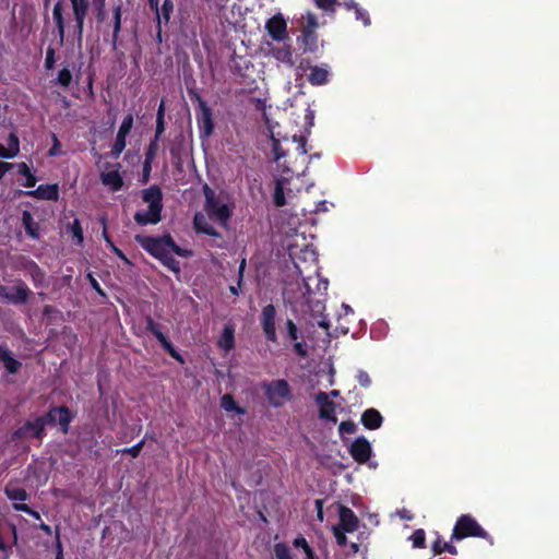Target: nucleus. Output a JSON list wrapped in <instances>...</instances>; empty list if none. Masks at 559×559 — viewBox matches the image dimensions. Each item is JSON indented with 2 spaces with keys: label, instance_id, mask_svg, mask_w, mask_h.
Wrapping results in <instances>:
<instances>
[{
  "label": "nucleus",
  "instance_id": "obj_26",
  "mask_svg": "<svg viewBox=\"0 0 559 559\" xmlns=\"http://www.w3.org/2000/svg\"><path fill=\"white\" fill-rule=\"evenodd\" d=\"M308 81L312 85H323L329 81V70L323 67H312L308 75Z\"/></svg>",
  "mask_w": 559,
  "mask_h": 559
},
{
  "label": "nucleus",
  "instance_id": "obj_3",
  "mask_svg": "<svg viewBox=\"0 0 559 559\" xmlns=\"http://www.w3.org/2000/svg\"><path fill=\"white\" fill-rule=\"evenodd\" d=\"M205 198L204 211L210 219L216 221L222 227L227 228L233 215V207L225 201L222 193H216L211 187H203Z\"/></svg>",
  "mask_w": 559,
  "mask_h": 559
},
{
  "label": "nucleus",
  "instance_id": "obj_48",
  "mask_svg": "<svg viewBox=\"0 0 559 559\" xmlns=\"http://www.w3.org/2000/svg\"><path fill=\"white\" fill-rule=\"evenodd\" d=\"M357 430V425L353 420H345L338 425L340 435H353Z\"/></svg>",
  "mask_w": 559,
  "mask_h": 559
},
{
  "label": "nucleus",
  "instance_id": "obj_47",
  "mask_svg": "<svg viewBox=\"0 0 559 559\" xmlns=\"http://www.w3.org/2000/svg\"><path fill=\"white\" fill-rule=\"evenodd\" d=\"M352 5L355 10L356 19L360 20L365 26L370 25V17L368 12L359 8L355 1H352Z\"/></svg>",
  "mask_w": 559,
  "mask_h": 559
},
{
  "label": "nucleus",
  "instance_id": "obj_41",
  "mask_svg": "<svg viewBox=\"0 0 559 559\" xmlns=\"http://www.w3.org/2000/svg\"><path fill=\"white\" fill-rule=\"evenodd\" d=\"M72 14H88V0H70Z\"/></svg>",
  "mask_w": 559,
  "mask_h": 559
},
{
  "label": "nucleus",
  "instance_id": "obj_46",
  "mask_svg": "<svg viewBox=\"0 0 559 559\" xmlns=\"http://www.w3.org/2000/svg\"><path fill=\"white\" fill-rule=\"evenodd\" d=\"M71 231L73 235V238L76 240L79 245L83 243L84 237H83V228L81 226V223L79 219H74L71 225Z\"/></svg>",
  "mask_w": 559,
  "mask_h": 559
},
{
  "label": "nucleus",
  "instance_id": "obj_12",
  "mask_svg": "<svg viewBox=\"0 0 559 559\" xmlns=\"http://www.w3.org/2000/svg\"><path fill=\"white\" fill-rule=\"evenodd\" d=\"M195 119L200 138H210L213 134L215 127L211 107L203 106L201 109H195Z\"/></svg>",
  "mask_w": 559,
  "mask_h": 559
},
{
  "label": "nucleus",
  "instance_id": "obj_37",
  "mask_svg": "<svg viewBox=\"0 0 559 559\" xmlns=\"http://www.w3.org/2000/svg\"><path fill=\"white\" fill-rule=\"evenodd\" d=\"M221 345L224 349L229 350L235 345L234 329L226 326L223 331Z\"/></svg>",
  "mask_w": 559,
  "mask_h": 559
},
{
  "label": "nucleus",
  "instance_id": "obj_34",
  "mask_svg": "<svg viewBox=\"0 0 559 559\" xmlns=\"http://www.w3.org/2000/svg\"><path fill=\"white\" fill-rule=\"evenodd\" d=\"M293 545L295 548H301L305 554V559H317V556L313 549L308 544L307 539L304 536H298L293 540Z\"/></svg>",
  "mask_w": 559,
  "mask_h": 559
},
{
  "label": "nucleus",
  "instance_id": "obj_40",
  "mask_svg": "<svg viewBox=\"0 0 559 559\" xmlns=\"http://www.w3.org/2000/svg\"><path fill=\"white\" fill-rule=\"evenodd\" d=\"M285 330L289 341H298L301 337V333L297 328L296 323L292 319H287L285 322Z\"/></svg>",
  "mask_w": 559,
  "mask_h": 559
},
{
  "label": "nucleus",
  "instance_id": "obj_39",
  "mask_svg": "<svg viewBox=\"0 0 559 559\" xmlns=\"http://www.w3.org/2000/svg\"><path fill=\"white\" fill-rule=\"evenodd\" d=\"M414 548L426 547V533L423 528L416 530L409 537Z\"/></svg>",
  "mask_w": 559,
  "mask_h": 559
},
{
  "label": "nucleus",
  "instance_id": "obj_28",
  "mask_svg": "<svg viewBox=\"0 0 559 559\" xmlns=\"http://www.w3.org/2000/svg\"><path fill=\"white\" fill-rule=\"evenodd\" d=\"M86 16L87 14H73V36L79 47H82L83 44V33Z\"/></svg>",
  "mask_w": 559,
  "mask_h": 559
},
{
  "label": "nucleus",
  "instance_id": "obj_13",
  "mask_svg": "<svg viewBox=\"0 0 559 559\" xmlns=\"http://www.w3.org/2000/svg\"><path fill=\"white\" fill-rule=\"evenodd\" d=\"M349 454L358 464L367 463L372 454L370 442L365 437H358L350 444Z\"/></svg>",
  "mask_w": 559,
  "mask_h": 559
},
{
  "label": "nucleus",
  "instance_id": "obj_19",
  "mask_svg": "<svg viewBox=\"0 0 559 559\" xmlns=\"http://www.w3.org/2000/svg\"><path fill=\"white\" fill-rule=\"evenodd\" d=\"M360 423L368 430H377L383 424V416L378 409L370 407L362 412Z\"/></svg>",
  "mask_w": 559,
  "mask_h": 559
},
{
  "label": "nucleus",
  "instance_id": "obj_24",
  "mask_svg": "<svg viewBox=\"0 0 559 559\" xmlns=\"http://www.w3.org/2000/svg\"><path fill=\"white\" fill-rule=\"evenodd\" d=\"M22 225L28 237H31L32 239H39V224L34 221L33 215L29 211H23Z\"/></svg>",
  "mask_w": 559,
  "mask_h": 559
},
{
  "label": "nucleus",
  "instance_id": "obj_14",
  "mask_svg": "<svg viewBox=\"0 0 559 559\" xmlns=\"http://www.w3.org/2000/svg\"><path fill=\"white\" fill-rule=\"evenodd\" d=\"M314 401L319 405V417L335 424L337 421L336 404L329 399V394L320 391L316 394Z\"/></svg>",
  "mask_w": 559,
  "mask_h": 559
},
{
  "label": "nucleus",
  "instance_id": "obj_11",
  "mask_svg": "<svg viewBox=\"0 0 559 559\" xmlns=\"http://www.w3.org/2000/svg\"><path fill=\"white\" fill-rule=\"evenodd\" d=\"M265 29L270 37L278 43L289 39L287 22L282 13H276L265 22Z\"/></svg>",
  "mask_w": 559,
  "mask_h": 559
},
{
  "label": "nucleus",
  "instance_id": "obj_27",
  "mask_svg": "<svg viewBox=\"0 0 559 559\" xmlns=\"http://www.w3.org/2000/svg\"><path fill=\"white\" fill-rule=\"evenodd\" d=\"M288 177L284 176L276 179L273 202L277 207H282L286 204L284 189L285 185L288 182Z\"/></svg>",
  "mask_w": 559,
  "mask_h": 559
},
{
  "label": "nucleus",
  "instance_id": "obj_5",
  "mask_svg": "<svg viewBox=\"0 0 559 559\" xmlns=\"http://www.w3.org/2000/svg\"><path fill=\"white\" fill-rule=\"evenodd\" d=\"M269 404L275 408L283 407L293 399L289 383L285 379L264 381L261 384Z\"/></svg>",
  "mask_w": 559,
  "mask_h": 559
},
{
  "label": "nucleus",
  "instance_id": "obj_9",
  "mask_svg": "<svg viewBox=\"0 0 559 559\" xmlns=\"http://www.w3.org/2000/svg\"><path fill=\"white\" fill-rule=\"evenodd\" d=\"M145 322L146 331L151 332L156 337V340L159 342L162 347L169 354V356L177 360L179 364H185L182 355L175 348L173 343L160 331V324L154 321V319L151 316L146 317Z\"/></svg>",
  "mask_w": 559,
  "mask_h": 559
},
{
  "label": "nucleus",
  "instance_id": "obj_32",
  "mask_svg": "<svg viewBox=\"0 0 559 559\" xmlns=\"http://www.w3.org/2000/svg\"><path fill=\"white\" fill-rule=\"evenodd\" d=\"M431 550L435 556L440 555L444 551H448L451 555L457 554L456 547L450 543L442 542L440 536H438L437 539L432 543Z\"/></svg>",
  "mask_w": 559,
  "mask_h": 559
},
{
  "label": "nucleus",
  "instance_id": "obj_16",
  "mask_svg": "<svg viewBox=\"0 0 559 559\" xmlns=\"http://www.w3.org/2000/svg\"><path fill=\"white\" fill-rule=\"evenodd\" d=\"M338 518L340 523L336 526L343 528V531L353 533L358 528L359 520L350 508L340 504Z\"/></svg>",
  "mask_w": 559,
  "mask_h": 559
},
{
  "label": "nucleus",
  "instance_id": "obj_33",
  "mask_svg": "<svg viewBox=\"0 0 559 559\" xmlns=\"http://www.w3.org/2000/svg\"><path fill=\"white\" fill-rule=\"evenodd\" d=\"M221 406L226 412H235V413L241 414V415L246 413L245 408L237 405V403L231 394H225L222 396Z\"/></svg>",
  "mask_w": 559,
  "mask_h": 559
},
{
  "label": "nucleus",
  "instance_id": "obj_52",
  "mask_svg": "<svg viewBox=\"0 0 559 559\" xmlns=\"http://www.w3.org/2000/svg\"><path fill=\"white\" fill-rule=\"evenodd\" d=\"M7 142H8V148L10 151L14 152L15 156H16L19 154V152H20V140H19V136L14 132H11L8 135Z\"/></svg>",
  "mask_w": 559,
  "mask_h": 559
},
{
  "label": "nucleus",
  "instance_id": "obj_25",
  "mask_svg": "<svg viewBox=\"0 0 559 559\" xmlns=\"http://www.w3.org/2000/svg\"><path fill=\"white\" fill-rule=\"evenodd\" d=\"M271 53L276 60H278L285 64H288V66L294 64L293 47L289 44H285L281 47L272 48Z\"/></svg>",
  "mask_w": 559,
  "mask_h": 559
},
{
  "label": "nucleus",
  "instance_id": "obj_62",
  "mask_svg": "<svg viewBox=\"0 0 559 559\" xmlns=\"http://www.w3.org/2000/svg\"><path fill=\"white\" fill-rule=\"evenodd\" d=\"M316 510H317V518L319 521H323L324 514H323V500L317 499L316 500Z\"/></svg>",
  "mask_w": 559,
  "mask_h": 559
},
{
  "label": "nucleus",
  "instance_id": "obj_23",
  "mask_svg": "<svg viewBox=\"0 0 559 559\" xmlns=\"http://www.w3.org/2000/svg\"><path fill=\"white\" fill-rule=\"evenodd\" d=\"M100 180L104 186L109 187L114 192L123 187V179L118 170L102 173Z\"/></svg>",
  "mask_w": 559,
  "mask_h": 559
},
{
  "label": "nucleus",
  "instance_id": "obj_31",
  "mask_svg": "<svg viewBox=\"0 0 559 559\" xmlns=\"http://www.w3.org/2000/svg\"><path fill=\"white\" fill-rule=\"evenodd\" d=\"M4 495L11 501H25L28 499V493L24 488L12 487L11 485L4 487Z\"/></svg>",
  "mask_w": 559,
  "mask_h": 559
},
{
  "label": "nucleus",
  "instance_id": "obj_18",
  "mask_svg": "<svg viewBox=\"0 0 559 559\" xmlns=\"http://www.w3.org/2000/svg\"><path fill=\"white\" fill-rule=\"evenodd\" d=\"M297 44L304 53H313L318 50V34L316 31L301 29V34L297 37Z\"/></svg>",
  "mask_w": 559,
  "mask_h": 559
},
{
  "label": "nucleus",
  "instance_id": "obj_36",
  "mask_svg": "<svg viewBox=\"0 0 559 559\" xmlns=\"http://www.w3.org/2000/svg\"><path fill=\"white\" fill-rule=\"evenodd\" d=\"M63 2L62 0H58L52 9V19L56 26L66 25L64 16H63Z\"/></svg>",
  "mask_w": 559,
  "mask_h": 559
},
{
  "label": "nucleus",
  "instance_id": "obj_44",
  "mask_svg": "<svg viewBox=\"0 0 559 559\" xmlns=\"http://www.w3.org/2000/svg\"><path fill=\"white\" fill-rule=\"evenodd\" d=\"M158 142L159 140H156V139H152L146 147V151H145V158L144 160H150V162H153L156 154H157V151L159 148V145H158Z\"/></svg>",
  "mask_w": 559,
  "mask_h": 559
},
{
  "label": "nucleus",
  "instance_id": "obj_53",
  "mask_svg": "<svg viewBox=\"0 0 559 559\" xmlns=\"http://www.w3.org/2000/svg\"><path fill=\"white\" fill-rule=\"evenodd\" d=\"M144 444H145V439H142L136 444H134L130 448H126L121 452L123 454H130L132 457H138L140 452L142 451Z\"/></svg>",
  "mask_w": 559,
  "mask_h": 559
},
{
  "label": "nucleus",
  "instance_id": "obj_51",
  "mask_svg": "<svg viewBox=\"0 0 559 559\" xmlns=\"http://www.w3.org/2000/svg\"><path fill=\"white\" fill-rule=\"evenodd\" d=\"M56 64V50L52 47H48L46 50L45 68L46 70H52Z\"/></svg>",
  "mask_w": 559,
  "mask_h": 559
},
{
  "label": "nucleus",
  "instance_id": "obj_49",
  "mask_svg": "<svg viewBox=\"0 0 559 559\" xmlns=\"http://www.w3.org/2000/svg\"><path fill=\"white\" fill-rule=\"evenodd\" d=\"M188 95L191 102L197 103L198 107L195 109H201L203 106H209L207 103L202 98L199 92L195 88L189 87Z\"/></svg>",
  "mask_w": 559,
  "mask_h": 559
},
{
  "label": "nucleus",
  "instance_id": "obj_50",
  "mask_svg": "<svg viewBox=\"0 0 559 559\" xmlns=\"http://www.w3.org/2000/svg\"><path fill=\"white\" fill-rule=\"evenodd\" d=\"M13 509L16 510V511H21V512H24L31 516H33L34 519L36 520H40V514L33 510L29 506L25 504V503H13Z\"/></svg>",
  "mask_w": 559,
  "mask_h": 559
},
{
  "label": "nucleus",
  "instance_id": "obj_7",
  "mask_svg": "<svg viewBox=\"0 0 559 559\" xmlns=\"http://www.w3.org/2000/svg\"><path fill=\"white\" fill-rule=\"evenodd\" d=\"M33 296V292L22 280H15L12 287L0 284V298L5 302L21 306L29 301Z\"/></svg>",
  "mask_w": 559,
  "mask_h": 559
},
{
  "label": "nucleus",
  "instance_id": "obj_20",
  "mask_svg": "<svg viewBox=\"0 0 559 559\" xmlns=\"http://www.w3.org/2000/svg\"><path fill=\"white\" fill-rule=\"evenodd\" d=\"M193 227L197 233H201L223 240V236L211 224L202 213H197L193 217Z\"/></svg>",
  "mask_w": 559,
  "mask_h": 559
},
{
  "label": "nucleus",
  "instance_id": "obj_57",
  "mask_svg": "<svg viewBox=\"0 0 559 559\" xmlns=\"http://www.w3.org/2000/svg\"><path fill=\"white\" fill-rule=\"evenodd\" d=\"M152 164H153V162H150V160H144V163H143L142 176L140 179V182L143 185L147 183L151 178Z\"/></svg>",
  "mask_w": 559,
  "mask_h": 559
},
{
  "label": "nucleus",
  "instance_id": "obj_54",
  "mask_svg": "<svg viewBox=\"0 0 559 559\" xmlns=\"http://www.w3.org/2000/svg\"><path fill=\"white\" fill-rule=\"evenodd\" d=\"M318 26H319V23H318L317 16L311 12H307L306 24L304 25L302 29L316 31L318 28Z\"/></svg>",
  "mask_w": 559,
  "mask_h": 559
},
{
  "label": "nucleus",
  "instance_id": "obj_42",
  "mask_svg": "<svg viewBox=\"0 0 559 559\" xmlns=\"http://www.w3.org/2000/svg\"><path fill=\"white\" fill-rule=\"evenodd\" d=\"M317 8L328 13H334L338 4L337 0H313Z\"/></svg>",
  "mask_w": 559,
  "mask_h": 559
},
{
  "label": "nucleus",
  "instance_id": "obj_58",
  "mask_svg": "<svg viewBox=\"0 0 559 559\" xmlns=\"http://www.w3.org/2000/svg\"><path fill=\"white\" fill-rule=\"evenodd\" d=\"M56 549L57 552L55 559H63V548L62 543L60 540V530L58 526L56 527Z\"/></svg>",
  "mask_w": 559,
  "mask_h": 559
},
{
  "label": "nucleus",
  "instance_id": "obj_17",
  "mask_svg": "<svg viewBox=\"0 0 559 559\" xmlns=\"http://www.w3.org/2000/svg\"><path fill=\"white\" fill-rule=\"evenodd\" d=\"M22 267L31 276L35 287H43L45 285L46 273L34 260L24 259Z\"/></svg>",
  "mask_w": 559,
  "mask_h": 559
},
{
  "label": "nucleus",
  "instance_id": "obj_63",
  "mask_svg": "<svg viewBox=\"0 0 559 559\" xmlns=\"http://www.w3.org/2000/svg\"><path fill=\"white\" fill-rule=\"evenodd\" d=\"M0 157L1 158H13L15 157V153L10 151L8 147L3 146L2 144H0Z\"/></svg>",
  "mask_w": 559,
  "mask_h": 559
},
{
  "label": "nucleus",
  "instance_id": "obj_21",
  "mask_svg": "<svg viewBox=\"0 0 559 559\" xmlns=\"http://www.w3.org/2000/svg\"><path fill=\"white\" fill-rule=\"evenodd\" d=\"M0 361H2L3 367L11 374L17 373L22 367V362L13 357L12 352L7 345H0Z\"/></svg>",
  "mask_w": 559,
  "mask_h": 559
},
{
  "label": "nucleus",
  "instance_id": "obj_38",
  "mask_svg": "<svg viewBox=\"0 0 559 559\" xmlns=\"http://www.w3.org/2000/svg\"><path fill=\"white\" fill-rule=\"evenodd\" d=\"M273 551L276 559H293L290 549L285 543H276L273 546Z\"/></svg>",
  "mask_w": 559,
  "mask_h": 559
},
{
  "label": "nucleus",
  "instance_id": "obj_61",
  "mask_svg": "<svg viewBox=\"0 0 559 559\" xmlns=\"http://www.w3.org/2000/svg\"><path fill=\"white\" fill-rule=\"evenodd\" d=\"M93 8H94L96 21L98 23L105 22V19H106L105 5L93 7Z\"/></svg>",
  "mask_w": 559,
  "mask_h": 559
},
{
  "label": "nucleus",
  "instance_id": "obj_22",
  "mask_svg": "<svg viewBox=\"0 0 559 559\" xmlns=\"http://www.w3.org/2000/svg\"><path fill=\"white\" fill-rule=\"evenodd\" d=\"M122 28V4L118 3L112 7V35H111V45L112 48H117V44L120 37Z\"/></svg>",
  "mask_w": 559,
  "mask_h": 559
},
{
  "label": "nucleus",
  "instance_id": "obj_30",
  "mask_svg": "<svg viewBox=\"0 0 559 559\" xmlns=\"http://www.w3.org/2000/svg\"><path fill=\"white\" fill-rule=\"evenodd\" d=\"M165 132V100L162 99L156 112V128L153 139L160 140Z\"/></svg>",
  "mask_w": 559,
  "mask_h": 559
},
{
  "label": "nucleus",
  "instance_id": "obj_2",
  "mask_svg": "<svg viewBox=\"0 0 559 559\" xmlns=\"http://www.w3.org/2000/svg\"><path fill=\"white\" fill-rule=\"evenodd\" d=\"M142 200L148 204L146 211H138L134 221L141 226L156 225L162 221L163 192L157 185H152L142 191Z\"/></svg>",
  "mask_w": 559,
  "mask_h": 559
},
{
  "label": "nucleus",
  "instance_id": "obj_1",
  "mask_svg": "<svg viewBox=\"0 0 559 559\" xmlns=\"http://www.w3.org/2000/svg\"><path fill=\"white\" fill-rule=\"evenodd\" d=\"M134 239L142 249L176 274L180 273V263L173 257V253L182 258L192 255V251L179 247L170 234L162 236L136 235Z\"/></svg>",
  "mask_w": 559,
  "mask_h": 559
},
{
  "label": "nucleus",
  "instance_id": "obj_10",
  "mask_svg": "<svg viewBox=\"0 0 559 559\" xmlns=\"http://www.w3.org/2000/svg\"><path fill=\"white\" fill-rule=\"evenodd\" d=\"M260 324L265 338L269 342L277 343L276 333V309L274 305L269 304L262 308Z\"/></svg>",
  "mask_w": 559,
  "mask_h": 559
},
{
  "label": "nucleus",
  "instance_id": "obj_56",
  "mask_svg": "<svg viewBox=\"0 0 559 559\" xmlns=\"http://www.w3.org/2000/svg\"><path fill=\"white\" fill-rule=\"evenodd\" d=\"M272 140H273L272 148H273L274 157H275V160L277 162V164L280 165L281 159L283 157H285L286 153L282 150V146H281V143L278 140H276L274 138Z\"/></svg>",
  "mask_w": 559,
  "mask_h": 559
},
{
  "label": "nucleus",
  "instance_id": "obj_4",
  "mask_svg": "<svg viewBox=\"0 0 559 559\" xmlns=\"http://www.w3.org/2000/svg\"><path fill=\"white\" fill-rule=\"evenodd\" d=\"M467 537L484 538L488 540L490 545H493V538L471 514H462L456 520L452 531L451 539L462 540Z\"/></svg>",
  "mask_w": 559,
  "mask_h": 559
},
{
  "label": "nucleus",
  "instance_id": "obj_55",
  "mask_svg": "<svg viewBox=\"0 0 559 559\" xmlns=\"http://www.w3.org/2000/svg\"><path fill=\"white\" fill-rule=\"evenodd\" d=\"M346 531H343V528L338 526H333V535L336 539L337 545L340 546H346L347 545V537H346Z\"/></svg>",
  "mask_w": 559,
  "mask_h": 559
},
{
  "label": "nucleus",
  "instance_id": "obj_59",
  "mask_svg": "<svg viewBox=\"0 0 559 559\" xmlns=\"http://www.w3.org/2000/svg\"><path fill=\"white\" fill-rule=\"evenodd\" d=\"M357 381L364 388H368L371 384V379H370L369 374L366 371H359L358 372Z\"/></svg>",
  "mask_w": 559,
  "mask_h": 559
},
{
  "label": "nucleus",
  "instance_id": "obj_8",
  "mask_svg": "<svg viewBox=\"0 0 559 559\" xmlns=\"http://www.w3.org/2000/svg\"><path fill=\"white\" fill-rule=\"evenodd\" d=\"M46 437V429L43 428L41 419L37 417L27 419L22 426L11 433V441L16 442L20 440L36 439L41 443Z\"/></svg>",
  "mask_w": 559,
  "mask_h": 559
},
{
  "label": "nucleus",
  "instance_id": "obj_60",
  "mask_svg": "<svg viewBox=\"0 0 559 559\" xmlns=\"http://www.w3.org/2000/svg\"><path fill=\"white\" fill-rule=\"evenodd\" d=\"M294 350L300 357H306L308 355L307 346L302 342L294 341Z\"/></svg>",
  "mask_w": 559,
  "mask_h": 559
},
{
  "label": "nucleus",
  "instance_id": "obj_29",
  "mask_svg": "<svg viewBox=\"0 0 559 559\" xmlns=\"http://www.w3.org/2000/svg\"><path fill=\"white\" fill-rule=\"evenodd\" d=\"M174 12V2L173 0H164L160 8H158V13H156V20L158 24H168L170 21V16Z\"/></svg>",
  "mask_w": 559,
  "mask_h": 559
},
{
  "label": "nucleus",
  "instance_id": "obj_43",
  "mask_svg": "<svg viewBox=\"0 0 559 559\" xmlns=\"http://www.w3.org/2000/svg\"><path fill=\"white\" fill-rule=\"evenodd\" d=\"M72 82V73L68 68H63L59 71L57 76V83L62 87H69Z\"/></svg>",
  "mask_w": 559,
  "mask_h": 559
},
{
  "label": "nucleus",
  "instance_id": "obj_45",
  "mask_svg": "<svg viewBox=\"0 0 559 559\" xmlns=\"http://www.w3.org/2000/svg\"><path fill=\"white\" fill-rule=\"evenodd\" d=\"M132 127H133V115L128 114L127 116H124V118L119 127L118 133L129 135L130 131L132 130Z\"/></svg>",
  "mask_w": 559,
  "mask_h": 559
},
{
  "label": "nucleus",
  "instance_id": "obj_15",
  "mask_svg": "<svg viewBox=\"0 0 559 559\" xmlns=\"http://www.w3.org/2000/svg\"><path fill=\"white\" fill-rule=\"evenodd\" d=\"M21 193L37 200L58 201L59 186L58 183L39 185L35 190L21 191Z\"/></svg>",
  "mask_w": 559,
  "mask_h": 559
},
{
  "label": "nucleus",
  "instance_id": "obj_35",
  "mask_svg": "<svg viewBox=\"0 0 559 559\" xmlns=\"http://www.w3.org/2000/svg\"><path fill=\"white\" fill-rule=\"evenodd\" d=\"M127 136L128 135H124V134H121V133L117 132V136H116V140H115V143H114V145L111 147V156L114 158H118L120 156V154L123 152V150L126 148Z\"/></svg>",
  "mask_w": 559,
  "mask_h": 559
},
{
  "label": "nucleus",
  "instance_id": "obj_6",
  "mask_svg": "<svg viewBox=\"0 0 559 559\" xmlns=\"http://www.w3.org/2000/svg\"><path fill=\"white\" fill-rule=\"evenodd\" d=\"M74 417L75 413L66 405L50 406L44 415L37 416L38 419H41L44 429H46V426L58 425L60 431L64 435L69 432L70 424Z\"/></svg>",
  "mask_w": 559,
  "mask_h": 559
},
{
  "label": "nucleus",
  "instance_id": "obj_64",
  "mask_svg": "<svg viewBox=\"0 0 559 559\" xmlns=\"http://www.w3.org/2000/svg\"><path fill=\"white\" fill-rule=\"evenodd\" d=\"M37 182V178L31 173L29 175H27L25 177V181L23 183V186L25 188H33Z\"/></svg>",
  "mask_w": 559,
  "mask_h": 559
}]
</instances>
